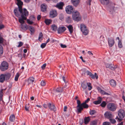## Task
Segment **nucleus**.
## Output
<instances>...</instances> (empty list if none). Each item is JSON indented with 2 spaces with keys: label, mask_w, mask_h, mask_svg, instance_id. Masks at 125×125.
<instances>
[{
  "label": "nucleus",
  "mask_w": 125,
  "mask_h": 125,
  "mask_svg": "<svg viewBox=\"0 0 125 125\" xmlns=\"http://www.w3.org/2000/svg\"><path fill=\"white\" fill-rule=\"evenodd\" d=\"M29 15L28 12L27 10L24 9V12L21 15V17H20L19 18V21L21 23L23 24L24 23V20H26L27 19L26 17L28 16Z\"/></svg>",
  "instance_id": "1"
},
{
  "label": "nucleus",
  "mask_w": 125,
  "mask_h": 125,
  "mask_svg": "<svg viewBox=\"0 0 125 125\" xmlns=\"http://www.w3.org/2000/svg\"><path fill=\"white\" fill-rule=\"evenodd\" d=\"M118 117L117 116L115 118L117 119V121L119 122H121L124 117L125 114L124 110L122 109H120L118 112Z\"/></svg>",
  "instance_id": "2"
},
{
  "label": "nucleus",
  "mask_w": 125,
  "mask_h": 125,
  "mask_svg": "<svg viewBox=\"0 0 125 125\" xmlns=\"http://www.w3.org/2000/svg\"><path fill=\"white\" fill-rule=\"evenodd\" d=\"M9 68V64L8 63L4 61L0 65V70L2 71H5L8 70Z\"/></svg>",
  "instance_id": "3"
},
{
  "label": "nucleus",
  "mask_w": 125,
  "mask_h": 125,
  "mask_svg": "<svg viewBox=\"0 0 125 125\" xmlns=\"http://www.w3.org/2000/svg\"><path fill=\"white\" fill-rule=\"evenodd\" d=\"M73 20L77 21H80L81 19V16L78 11L74 12L72 15Z\"/></svg>",
  "instance_id": "4"
},
{
  "label": "nucleus",
  "mask_w": 125,
  "mask_h": 125,
  "mask_svg": "<svg viewBox=\"0 0 125 125\" xmlns=\"http://www.w3.org/2000/svg\"><path fill=\"white\" fill-rule=\"evenodd\" d=\"M20 8H15L14 10V12L15 15L17 17H19L24 12V9L23 10L22 9H21V11L20 10Z\"/></svg>",
  "instance_id": "5"
},
{
  "label": "nucleus",
  "mask_w": 125,
  "mask_h": 125,
  "mask_svg": "<svg viewBox=\"0 0 125 125\" xmlns=\"http://www.w3.org/2000/svg\"><path fill=\"white\" fill-rule=\"evenodd\" d=\"M107 107L109 110L112 111H114L116 110L117 107L114 104L110 103L107 105Z\"/></svg>",
  "instance_id": "6"
},
{
  "label": "nucleus",
  "mask_w": 125,
  "mask_h": 125,
  "mask_svg": "<svg viewBox=\"0 0 125 125\" xmlns=\"http://www.w3.org/2000/svg\"><path fill=\"white\" fill-rule=\"evenodd\" d=\"M80 29L83 33L85 35H86L88 33V30H87L86 26L83 24L80 25Z\"/></svg>",
  "instance_id": "7"
},
{
  "label": "nucleus",
  "mask_w": 125,
  "mask_h": 125,
  "mask_svg": "<svg viewBox=\"0 0 125 125\" xmlns=\"http://www.w3.org/2000/svg\"><path fill=\"white\" fill-rule=\"evenodd\" d=\"M74 10V9L73 7L72 6L68 5L66 7V11L68 14H70L73 13Z\"/></svg>",
  "instance_id": "8"
},
{
  "label": "nucleus",
  "mask_w": 125,
  "mask_h": 125,
  "mask_svg": "<svg viewBox=\"0 0 125 125\" xmlns=\"http://www.w3.org/2000/svg\"><path fill=\"white\" fill-rule=\"evenodd\" d=\"M81 106L82 109H79V108H77V112L78 113H81V111L83 110V108L87 109L89 107V106L88 104L84 102L81 104Z\"/></svg>",
  "instance_id": "9"
},
{
  "label": "nucleus",
  "mask_w": 125,
  "mask_h": 125,
  "mask_svg": "<svg viewBox=\"0 0 125 125\" xmlns=\"http://www.w3.org/2000/svg\"><path fill=\"white\" fill-rule=\"evenodd\" d=\"M105 66L107 68H108L113 71H115L117 68V65L112 64L106 63L105 64Z\"/></svg>",
  "instance_id": "10"
},
{
  "label": "nucleus",
  "mask_w": 125,
  "mask_h": 125,
  "mask_svg": "<svg viewBox=\"0 0 125 125\" xmlns=\"http://www.w3.org/2000/svg\"><path fill=\"white\" fill-rule=\"evenodd\" d=\"M57 15L56 11L54 10H51L50 12V16L51 18H53L56 17Z\"/></svg>",
  "instance_id": "11"
},
{
  "label": "nucleus",
  "mask_w": 125,
  "mask_h": 125,
  "mask_svg": "<svg viewBox=\"0 0 125 125\" xmlns=\"http://www.w3.org/2000/svg\"><path fill=\"white\" fill-rule=\"evenodd\" d=\"M66 29L64 27H60L57 29L58 33L61 34L64 32Z\"/></svg>",
  "instance_id": "12"
},
{
  "label": "nucleus",
  "mask_w": 125,
  "mask_h": 125,
  "mask_svg": "<svg viewBox=\"0 0 125 125\" xmlns=\"http://www.w3.org/2000/svg\"><path fill=\"white\" fill-rule=\"evenodd\" d=\"M108 44L109 46L111 47L114 44L115 42L114 39L111 38H108Z\"/></svg>",
  "instance_id": "13"
},
{
  "label": "nucleus",
  "mask_w": 125,
  "mask_h": 125,
  "mask_svg": "<svg viewBox=\"0 0 125 125\" xmlns=\"http://www.w3.org/2000/svg\"><path fill=\"white\" fill-rule=\"evenodd\" d=\"M17 5L18 6V8H20V10L21 11V9H22V6L23 5V3L21 0H17Z\"/></svg>",
  "instance_id": "14"
},
{
  "label": "nucleus",
  "mask_w": 125,
  "mask_h": 125,
  "mask_svg": "<svg viewBox=\"0 0 125 125\" xmlns=\"http://www.w3.org/2000/svg\"><path fill=\"white\" fill-rule=\"evenodd\" d=\"M71 2L74 6L76 7L79 4L80 1L79 0H71Z\"/></svg>",
  "instance_id": "15"
},
{
  "label": "nucleus",
  "mask_w": 125,
  "mask_h": 125,
  "mask_svg": "<svg viewBox=\"0 0 125 125\" xmlns=\"http://www.w3.org/2000/svg\"><path fill=\"white\" fill-rule=\"evenodd\" d=\"M64 5L63 2H61L58 3L55 6L59 9L62 10L63 6Z\"/></svg>",
  "instance_id": "16"
},
{
  "label": "nucleus",
  "mask_w": 125,
  "mask_h": 125,
  "mask_svg": "<svg viewBox=\"0 0 125 125\" xmlns=\"http://www.w3.org/2000/svg\"><path fill=\"white\" fill-rule=\"evenodd\" d=\"M47 105L49 108L51 110L55 111L56 110V107L53 104H51L50 103L48 104Z\"/></svg>",
  "instance_id": "17"
},
{
  "label": "nucleus",
  "mask_w": 125,
  "mask_h": 125,
  "mask_svg": "<svg viewBox=\"0 0 125 125\" xmlns=\"http://www.w3.org/2000/svg\"><path fill=\"white\" fill-rule=\"evenodd\" d=\"M105 117L107 118H111L112 117V114L109 112H106L104 114Z\"/></svg>",
  "instance_id": "18"
},
{
  "label": "nucleus",
  "mask_w": 125,
  "mask_h": 125,
  "mask_svg": "<svg viewBox=\"0 0 125 125\" xmlns=\"http://www.w3.org/2000/svg\"><path fill=\"white\" fill-rule=\"evenodd\" d=\"M108 8L110 9V12H112L114 11V9L115 8L114 4L112 3H110L108 6Z\"/></svg>",
  "instance_id": "19"
},
{
  "label": "nucleus",
  "mask_w": 125,
  "mask_h": 125,
  "mask_svg": "<svg viewBox=\"0 0 125 125\" xmlns=\"http://www.w3.org/2000/svg\"><path fill=\"white\" fill-rule=\"evenodd\" d=\"M101 3L104 5H107L110 3L109 0H99Z\"/></svg>",
  "instance_id": "20"
},
{
  "label": "nucleus",
  "mask_w": 125,
  "mask_h": 125,
  "mask_svg": "<svg viewBox=\"0 0 125 125\" xmlns=\"http://www.w3.org/2000/svg\"><path fill=\"white\" fill-rule=\"evenodd\" d=\"M68 28V30L70 32V33L71 34L73 32V27L72 25H69L66 26Z\"/></svg>",
  "instance_id": "21"
},
{
  "label": "nucleus",
  "mask_w": 125,
  "mask_h": 125,
  "mask_svg": "<svg viewBox=\"0 0 125 125\" xmlns=\"http://www.w3.org/2000/svg\"><path fill=\"white\" fill-rule=\"evenodd\" d=\"M47 6L45 4H43L41 5V10L43 12H44L46 10Z\"/></svg>",
  "instance_id": "22"
},
{
  "label": "nucleus",
  "mask_w": 125,
  "mask_h": 125,
  "mask_svg": "<svg viewBox=\"0 0 125 125\" xmlns=\"http://www.w3.org/2000/svg\"><path fill=\"white\" fill-rule=\"evenodd\" d=\"M4 74L5 79L6 81H7L10 78L11 75L10 73H7Z\"/></svg>",
  "instance_id": "23"
},
{
  "label": "nucleus",
  "mask_w": 125,
  "mask_h": 125,
  "mask_svg": "<svg viewBox=\"0 0 125 125\" xmlns=\"http://www.w3.org/2000/svg\"><path fill=\"white\" fill-rule=\"evenodd\" d=\"M98 90L100 91L101 93L103 95H109L110 94L109 93H107L104 91L102 90L100 87L98 88Z\"/></svg>",
  "instance_id": "24"
},
{
  "label": "nucleus",
  "mask_w": 125,
  "mask_h": 125,
  "mask_svg": "<svg viewBox=\"0 0 125 125\" xmlns=\"http://www.w3.org/2000/svg\"><path fill=\"white\" fill-rule=\"evenodd\" d=\"M110 85L113 87H115L116 85V82L113 80H111L110 81Z\"/></svg>",
  "instance_id": "25"
},
{
  "label": "nucleus",
  "mask_w": 125,
  "mask_h": 125,
  "mask_svg": "<svg viewBox=\"0 0 125 125\" xmlns=\"http://www.w3.org/2000/svg\"><path fill=\"white\" fill-rule=\"evenodd\" d=\"M90 121L89 117H85L84 119V122L85 124H88Z\"/></svg>",
  "instance_id": "26"
},
{
  "label": "nucleus",
  "mask_w": 125,
  "mask_h": 125,
  "mask_svg": "<svg viewBox=\"0 0 125 125\" xmlns=\"http://www.w3.org/2000/svg\"><path fill=\"white\" fill-rule=\"evenodd\" d=\"M52 22V20L48 19H45L44 21V22L47 25H49L51 24Z\"/></svg>",
  "instance_id": "27"
},
{
  "label": "nucleus",
  "mask_w": 125,
  "mask_h": 125,
  "mask_svg": "<svg viewBox=\"0 0 125 125\" xmlns=\"http://www.w3.org/2000/svg\"><path fill=\"white\" fill-rule=\"evenodd\" d=\"M34 81V78L33 77H32L29 78L28 80V82L29 84L30 83L32 84Z\"/></svg>",
  "instance_id": "28"
},
{
  "label": "nucleus",
  "mask_w": 125,
  "mask_h": 125,
  "mask_svg": "<svg viewBox=\"0 0 125 125\" xmlns=\"http://www.w3.org/2000/svg\"><path fill=\"white\" fill-rule=\"evenodd\" d=\"M5 76L4 74H2L0 76V82L2 83L5 80Z\"/></svg>",
  "instance_id": "29"
},
{
  "label": "nucleus",
  "mask_w": 125,
  "mask_h": 125,
  "mask_svg": "<svg viewBox=\"0 0 125 125\" xmlns=\"http://www.w3.org/2000/svg\"><path fill=\"white\" fill-rule=\"evenodd\" d=\"M28 29L31 33H33L34 32L35 30L33 27L30 26L28 27Z\"/></svg>",
  "instance_id": "30"
},
{
  "label": "nucleus",
  "mask_w": 125,
  "mask_h": 125,
  "mask_svg": "<svg viewBox=\"0 0 125 125\" xmlns=\"http://www.w3.org/2000/svg\"><path fill=\"white\" fill-rule=\"evenodd\" d=\"M90 77L92 79H94L95 78L96 79H97L98 78V76L97 75L96 73H95L94 74L92 73L91 75L90 76Z\"/></svg>",
  "instance_id": "31"
},
{
  "label": "nucleus",
  "mask_w": 125,
  "mask_h": 125,
  "mask_svg": "<svg viewBox=\"0 0 125 125\" xmlns=\"http://www.w3.org/2000/svg\"><path fill=\"white\" fill-rule=\"evenodd\" d=\"M15 119V117L14 115H11L10 117V120L11 122H13Z\"/></svg>",
  "instance_id": "32"
},
{
  "label": "nucleus",
  "mask_w": 125,
  "mask_h": 125,
  "mask_svg": "<svg viewBox=\"0 0 125 125\" xmlns=\"http://www.w3.org/2000/svg\"><path fill=\"white\" fill-rule=\"evenodd\" d=\"M77 107L78 108H79V109H82L81 106V104L80 101L79 100H77Z\"/></svg>",
  "instance_id": "33"
},
{
  "label": "nucleus",
  "mask_w": 125,
  "mask_h": 125,
  "mask_svg": "<svg viewBox=\"0 0 125 125\" xmlns=\"http://www.w3.org/2000/svg\"><path fill=\"white\" fill-rule=\"evenodd\" d=\"M51 28L52 30L54 31H56L57 30V26L55 24H53L51 26Z\"/></svg>",
  "instance_id": "34"
},
{
  "label": "nucleus",
  "mask_w": 125,
  "mask_h": 125,
  "mask_svg": "<svg viewBox=\"0 0 125 125\" xmlns=\"http://www.w3.org/2000/svg\"><path fill=\"white\" fill-rule=\"evenodd\" d=\"M87 83H83L81 84V86L83 88V89H85L87 87Z\"/></svg>",
  "instance_id": "35"
},
{
  "label": "nucleus",
  "mask_w": 125,
  "mask_h": 125,
  "mask_svg": "<svg viewBox=\"0 0 125 125\" xmlns=\"http://www.w3.org/2000/svg\"><path fill=\"white\" fill-rule=\"evenodd\" d=\"M97 120H96L91 121L90 123V125H96Z\"/></svg>",
  "instance_id": "36"
},
{
  "label": "nucleus",
  "mask_w": 125,
  "mask_h": 125,
  "mask_svg": "<svg viewBox=\"0 0 125 125\" xmlns=\"http://www.w3.org/2000/svg\"><path fill=\"white\" fill-rule=\"evenodd\" d=\"M43 37V34L42 32H41L39 35L38 40L40 42L42 40V39L41 38Z\"/></svg>",
  "instance_id": "37"
},
{
  "label": "nucleus",
  "mask_w": 125,
  "mask_h": 125,
  "mask_svg": "<svg viewBox=\"0 0 125 125\" xmlns=\"http://www.w3.org/2000/svg\"><path fill=\"white\" fill-rule=\"evenodd\" d=\"M30 107V104H26L25 106V109L27 111L29 112V108Z\"/></svg>",
  "instance_id": "38"
},
{
  "label": "nucleus",
  "mask_w": 125,
  "mask_h": 125,
  "mask_svg": "<svg viewBox=\"0 0 125 125\" xmlns=\"http://www.w3.org/2000/svg\"><path fill=\"white\" fill-rule=\"evenodd\" d=\"M3 89H1L0 91V101L2 100V98L3 96Z\"/></svg>",
  "instance_id": "39"
},
{
  "label": "nucleus",
  "mask_w": 125,
  "mask_h": 125,
  "mask_svg": "<svg viewBox=\"0 0 125 125\" xmlns=\"http://www.w3.org/2000/svg\"><path fill=\"white\" fill-rule=\"evenodd\" d=\"M106 104L105 101H103L100 104V106L102 107H104L106 106Z\"/></svg>",
  "instance_id": "40"
},
{
  "label": "nucleus",
  "mask_w": 125,
  "mask_h": 125,
  "mask_svg": "<svg viewBox=\"0 0 125 125\" xmlns=\"http://www.w3.org/2000/svg\"><path fill=\"white\" fill-rule=\"evenodd\" d=\"M21 28L22 30H26L27 29V26L26 25H23V24H21Z\"/></svg>",
  "instance_id": "41"
},
{
  "label": "nucleus",
  "mask_w": 125,
  "mask_h": 125,
  "mask_svg": "<svg viewBox=\"0 0 125 125\" xmlns=\"http://www.w3.org/2000/svg\"><path fill=\"white\" fill-rule=\"evenodd\" d=\"M118 45L119 48H120L122 47L123 45L122 43L121 40H119V41Z\"/></svg>",
  "instance_id": "42"
},
{
  "label": "nucleus",
  "mask_w": 125,
  "mask_h": 125,
  "mask_svg": "<svg viewBox=\"0 0 125 125\" xmlns=\"http://www.w3.org/2000/svg\"><path fill=\"white\" fill-rule=\"evenodd\" d=\"M89 112L90 114L91 115H92L95 114L96 113V111L95 110H92L90 111Z\"/></svg>",
  "instance_id": "43"
},
{
  "label": "nucleus",
  "mask_w": 125,
  "mask_h": 125,
  "mask_svg": "<svg viewBox=\"0 0 125 125\" xmlns=\"http://www.w3.org/2000/svg\"><path fill=\"white\" fill-rule=\"evenodd\" d=\"M56 91L58 92H62L63 91L62 88L61 87L57 88L56 89Z\"/></svg>",
  "instance_id": "44"
},
{
  "label": "nucleus",
  "mask_w": 125,
  "mask_h": 125,
  "mask_svg": "<svg viewBox=\"0 0 125 125\" xmlns=\"http://www.w3.org/2000/svg\"><path fill=\"white\" fill-rule=\"evenodd\" d=\"M109 120L113 124H114L116 122L115 120L114 119L110 118Z\"/></svg>",
  "instance_id": "45"
},
{
  "label": "nucleus",
  "mask_w": 125,
  "mask_h": 125,
  "mask_svg": "<svg viewBox=\"0 0 125 125\" xmlns=\"http://www.w3.org/2000/svg\"><path fill=\"white\" fill-rule=\"evenodd\" d=\"M3 53V48L2 46L0 45V55Z\"/></svg>",
  "instance_id": "46"
},
{
  "label": "nucleus",
  "mask_w": 125,
  "mask_h": 125,
  "mask_svg": "<svg viewBox=\"0 0 125 125\" xmlns=\"http://www.w3.org/2000/svg\"><path fill=\"white\" fill-rule=\"evenodd\" d=\"M46 44L45 43H42L41 45V47L42 48H44L46 46Z\"/></svg>",
  "instance_id": "47"
},
{
  "label": "nucleus",
  "mask_w": 125,
  "mask_h": 125,
  "mask_svg": "<svg viewBox=\"0 0 125 125\" xmlns=\"http://www.w3.org/2000/svg\"><path fill=\"white\" fill-rule=\"evenodd\" d=\"M41 85L42 86H44L46 84V82L43 81H42L41 82Z\"/></svg>",
  "instance_id": "48"
},
{
  "label": "nucleus",
  "mask_w": 125,
  "mask_h": 125,
  "mask_svg": "<svg viewBox=\"0 0 125 125\" xmlns=\"http://www.w3.org/2000/svg\"><path fill=\"white\" fill-rule=\"evenodd\" d=\"M19 43V45H18L17 46V47H21V46H22V45H23V43L21 42H18Z\"/></svg>",
  "instance_id": "49"
},
{
  "label": "nucleus",
  "mask_w": 125,
  "mask_h": 125,
  "mask_svg": "<svg viewBox=\"0 0 125 125\" xmlns=\"http://www.w3.org/2000/svg\"><path fill=\"white\" fill-rule=\"evenodd\" d=\"M82 71L83 73L84 74H86L87 71L88 70H86L85 69L83 68L82 70Z\"/></svg>",
  "instance_id": "50"
},
{
  "label": "nucleus",
  "mask_w": 125,
  "mask_h": 125,
  "mask_svg": "<svg viewBox=\"0 0 125 125\" xmlns=\"http://www.w3.org/2000/svg\"><path fill=\"white\" fill-rule=\"evenodd\" d=\"M103 125H111V124L109 122H105L103 123Z\"/></svg>",
  "instance_id": "51"
},
{
  "label": "nucleus",
  "mask_w": 125,
  "mask_h": 125,
  "mask_svg": "<svg viewBox=\"0 0 125 125\" xmlns=\"http://www.w3.org/2000/svg\"><path fill=\"white\" fill-rule=\"evenodd\" d=\"M19 76V74H17L15 77V80L16 81H17L18 80V78Z\"/></svg>",
  "instance_id": "52"
},
{
  "label": "nucleus",
  "mask_w": 125,
  "mask_h": 125,
  "mask_svg": "<svg viewBox=\"0 0 125 125\" xmlns=\"http://www.w3.org/2000/svg\"><path fill=\"white\" fill-rule=\"evenodd\" d=\"M101 103L99 102V101H98V100L93 102V103L95 104H99Z\"/></svg>",
  "instance_id": "53"
},
{
  "label": "nucleus",
  "mask_w": 125,
  "mask_h": 125,
  "mask_svg": "<svg viewBox=\"0 0 125 125\" xmlns=\"http://www.w3.org/2000/svg\"><path fill=\"white\" fill-rule=\"evenodd\" d=\"M27 23L30 24H32L33 23V22L30 21V20L29 19H27Z\"/></svg>",
  "instance_id": "54"
},
{
  "label": "nucleus",
  "mask_w": 125,
  "mask_h": 125,
  "mask_svg": "<svg viewBox=\"0 0 125 125\" xmlns=\"http://www.w3.org/2000/svg\"><path fill=\"white\" fill-rule=\"evenodd\" d=\"M97 99L98 101H99V102L101 103L102 100V99L101 97H97Z\"/></svg>",
  "instance_id": "55"
},
{
  "label": "nucleus",
  "mask_w": 125,
  "mask_h": 125,
  "mask_svg": "<svg viewBox=\"0 0 125 125\" xmlns=\"http://www.w3.org/2000/svg\"><path fill=\"white\" fill-rule=\"evenodd\" d=\"M3 42V38L0 35V43H2Z\"/></svg>",
  "instance_id": "56"
},
{
  "label": "nucleus",
  "mask_w": 125,
  "mask_h": 125,
  "mask_svg": "<svg viewBox=\"0 0 125 125\" xmlns=\"http://www.w3.org/2000/svg\"><path fill=\"white\" fill-rule=\"evenodd\" d=\"M46 65V63H44L42 66L41 68L43 70L45 68Z\"/></svg>",
  "instance_id": "57"
},
{
  "label": "nucleus",
  "mask_w": 125,
  "mask_h": 125,
  "mask_svg": "<svg viewBox=\"0 0 125 125\" xmlns=\"http://www.w3.org/2000/svg\"><path fill=\"white\" fill-rule=\"evenodd\" d=\"M61 47L62 48H65L67 47L65 45L63 44L62 43L60 44Z\"/></svg>",
  "instance_id": "58"
},
{
  "label": "nucleus",
  "mask_w": 125,
  "mask_h": 125,
  "mask_svg": "<svg viewBox=\"0 0 125 125\" xmlns=\"http://www.w3.org/2000/svg\"><path fill=\"white\" fill-rule=\"evenodd\" d=\"M63 14H60L59 16V18L61 20H62V19H63Z\"/></svg>",
  "instance_id": "59"
},
{
  "label": "nucleus",
  "mask_w": 125,
  "mask_h": 125,
  "mask_svg": "<svg viewBox=\"0 0 125 125\" xmlns=\"http://www.w3.org/2000/svg\"><path fill=\"white\" fill-rule=\"evenodd\" d=\"M88 53L89 55L90 56H92L93 55V54L92 52L91 51H88Z\"/></svg>",
  "instance_id": "60"
},
{
  "label": "nucleus",
  "mask_w": 125,
  "mask_h": 125,
  "mask_svg": "<svg viewBox=\"0 0 125 125\" xmlns=\"http://www.w3.org/2000/svg\"><path fill=\"white\" fill-rule=\"evenodd\" d=\"M92 73L89 71L88 70L87 71V72L86 73L87 75H88L90 76V75H91Z\"/></svg>",
  "instance_id": "61"
},
{
  "label": "nucleus",
  "mask_w": 125,
  "mask_h": 125,
  "mask_svg": "<svg viewBox=\"0 0 125 125\" xmlns=\"http://www.w3.org/2000/svg\"><path fill=\"white\" fill-rule=\"evenodd\" d=\"M83 122V119H80V123L81 125H82Z\"/></svg>",
  "instance_id": "62"
},
{
  "label": "nucleus",
  "mask_w": 125,
  "mask_h": 125,
  "mask_svg": "<svg viewBox=\"0 0 125 125\" xmlns=\"http://www.w3.org/2000/svg\"><path fill=\"white\" fill-rule=\"evenodd\" d=\"M90 101V99L89 98H88L84 102V103H87L88 102Z\"/></svg>",
  "instance_id": "63"
},
{
  "label": "nucleus",
  "mask_w": 125,
  "mask_h": 125,
  "mask_svg": "<svg viewBox=\"0 0 125 125\" xmlns=\"http://www.w3.org/2000/svg\"><path fill=\"white\" fill-rule=\"evenodd\" d=\"M4 27V25L2 24H0V30H1Z\"/></svg>",
  "instance_id": "64"
}]
</instances>
